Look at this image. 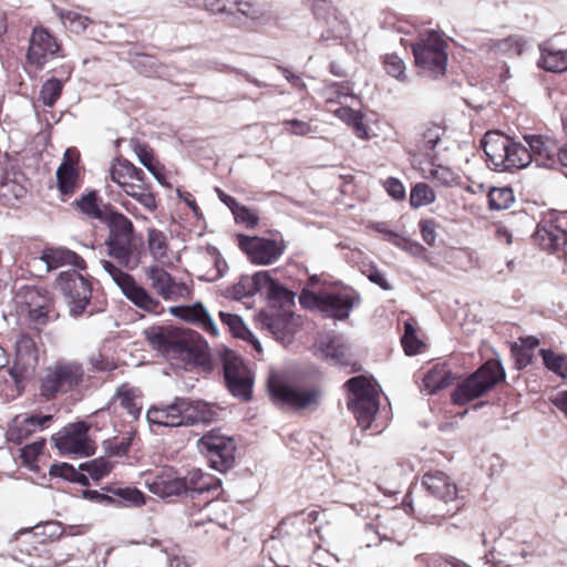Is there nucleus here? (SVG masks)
Instances as JSON below:
<instances>
[{"label": "nucleus", "mask_w": 567, "mask_h": 567, "mask_svg": "<svg viewBox=\"0 0 567 567\" xmlns=\"http://www.w3.org/2000/svg\"><path fill=\"white\" fill-rule=\"evenodd\" d=\"M219 318L223 324L228 328V331L231 333L233 337L243 339L254 344L256 350L261 351V346L259 341L246 327L243 319L238 315L220 311Z\"/></svg>", "instance_id": "nucleus-30"}, {"label": "nucleus", "mask_w": 567, "mask_h": 567, "mask_svg": "<svg viewBox=\"0 0 567 567\" xmlns=\"http://www.w3.org/2000/svg\"><path fill=\"white\" fill-rule=\"evenodd\" d=\"M89 427L84 422L72 424L54 439L55 446L61 454H76L89 456L94 453V446L87 437Z\"/></svg>", "instance_id": "nucleus-19"}, {"label": "nucleus", "mask_w": 567, "mask_h": 567, "mask_svg": "<svg viewBox=\"0 0 567 567\" xmlns=\"http://www.w3.org/2000/svg\"><path fill=\"white\" fill-rule=\"evenodd\" d=\"M426 178L431 179L435 186L454 187L460 184V176L450 167L440 164H431Z\"/></svg>", "instance_id": "nucleus-39"}, {"label": "nucleus", "mask_w": 567, "mask_h": 567, "mask_svg": "<svg viewBox=\"0 0 567 567\" xmlns=\"http://www.w3.org/2000/svg\"><path fill=\"white\" fill-rule=\"evenodd\" d=\"M184 492H192L198 495L218 492L220 481L212 474L204 473L199 468H193L183 477Z\"/></svg>", "instance_id": "nucleus-28"}, {"label": "nucleus", "mask_w": 567, "mask_h": 567, "mask_svg": "<svg viewBox=\"0 0 567 567\" xmlns=\"http://www.w3.org/2000/svg\"><path fill=\"white\" fill-rule=\"evenodd\" d=\"M203 6L212 14L235 16L236 0H204Z\"/></svg>", "instance_id": "nucleus-58"}, {"label": "nucleus", "mask_w": 567, "mask_h": 567, "mask_svg": "<svg viewBox=\"0 0 567 567\" xmlns=\"http://www.w3.org/2000/svg\"><path fill=\"white\" fill-rule=\"evenodd\" d=\"M528 153L538 166L556 168L560 166V148L556 142L542 135L525 136Z\"/></svg>", "instance_id": "nucleus-22"}, {"label": "nucleus", "mask_w": 567, "mask_h": 567, "mask_svg": "<svg viewBox=\"0 0 567 567\" xmlns=\"http://www.w3.org/2000/svg\"><path fill=\"white\" fill-rule=\"evenodd\" d=\"M437 226V223L433 218L421 219L419 221V228L422 239L429 246L435 245Z\"/></svg>", "instance_id": "nucleus-61"}, {"label": "nucleus", "mask_w": 567, "mask_h": 567, "mask_svg": "<svg viewBox=\"0 0 567 567\" xmlns=\"http://www.w3.org/2000/svg\"><path fill=\"white\" fill-rule=\"evenodd\" d=\"M445 134V128L439 124L430 123L422 132L423 147L433 151Z\"/></svg>", "instance_id": "nucleus-54"}, {"label": "nucleus", "mask_w": 567, "mask_h": 567, "mask_svg": "<svg viewBox=\"0 0 567 567\" xmlns=\"http://www.w3.org/2000/svg\"><path fill=\"white\" fill-rule=\"evenodd\" d=\"M382 62L384 70L389 75L400 81L406 80L405 63L398 54H385L382 59Z\"/></svg>", "instance_id": "nucleus-52"}, {"label": "nucleus", "mask_w": 567, "mask_h": 567, "mask_svg": "<svg viewBox=\"0 0 567 567\" xmlns=\"http://www.w3.org/2000/svg\"><path fill=\"white\" fill-rule=\"evenodd\" d=\"M63 91V82L56 78L48 79L41 86L40 100L43 105L52 107L60 99Z\"/></svg>", "instance_id": "nucleus-47"}, {"label": "nucleus", "mask_w": 567, "mask_h": 567, "mask_svg": "<svg viewBox=\"0 0 567 567\" xmlns=\"http://www.w3.org/2000/svg\"><path fill=\"white\" fill-rule=\"evenodd\" d=\"M131 444H132V435H128L125 437L114 439L113 441H109L105 450L110 456H123L128 453Z\"/></svg>", "instance_id": "nucleus-60"}, {"label": "nucleus", "mask_w": 567, "mask_h": 567, "mask_svg": "<svg viewBox=\"0 0 567 567\" xmlns=\"http://www.w3.org/2000/svg\"><path fill=\"white\" fill-rule=\"evenodd\" d=\"M422 484L434 497L445 504L454 503L446 511L436 508L433 516L452 517L461 509V502L457 499V487L454 482L442 471H429L422 477Z\"/></svg>", "instance_id": "nucleus-14"}, {"label": "nucleus", "mask_w": 567, "mask_h": 567, "mask_svg": "<svg viewBox=\"0 0 567 567\" xmlns=\"http://www.w3.org/2000/svg\"><path fill=\"white\" fill-rule=\"evenodd\" d=\"M39 363V349L34 337L21 333L16 341L14 364L9 369V374L19 383L23 375L33 371Z\"/></svg>", "instance_id": "nucleus-18"}, {"label": "nucleus", "mask_w": 567, "mask_h": 567, "mask_svg": "<svg viewBox=\"0 0 567 567\" xmlns=\"http://www.w3.org/2000/svg\"><path fill=\"white\" fill-rule=\"evenodd\" d=\"M488 206L491 209H506L514 202V194L509 187H493L489 189Z\"/></svg>", "instance_id": "nucleus-48"}, {"label": "nucleus", "mask_w": 567, "mask_h": 567, "mask_svg": "<svg viewBox=\"0 0 567 567\" xmlns=\"http://www.w3.org/2000/svg\"><path fill=\"white\" fill-rule=\"evenodd\" d=\"M141 396V392L137 389L126 383L120 385L115 394L121 408L134 420L138 419L142 411Z\"/></svg>", "instance_id": "nucleus-31"}, {"label": "nucleus", "mask_w": 567, "mask_h": 567, "mask_svg": "<svg viewBox=\"0 0 567 567\" xmlns=\"http://www.w3.org/2000/svg\"><path fill=\"white\" fill-rule=\"evenodd\" d=\"M197 449L217 471H227L235 463L236 443L219 429H213L204 434L197 441Z\"/></svg>", "instance_id": "nucleus-10"}, {"label": "nucleus", "mask_w": 567, "mask_h": 567, "mask_svg": "<svg viewBox=\"0 0 567 567\" xmlns=\"http://www.w3.org/2000/svg\"><path fill=\"white\" fill-rule=\"evenodd\" d=\"M60 50L61 43L49 29L43 27L33 28L27 53L30 64L42 69L50 59L59 55Z\"/></svg>", "instance_id": "nucleus-16"}, {"label": "nucleus", "mask_w": 567, "mask_h": 567, "mask_svg": "<svg viewBox=\"0 0 567 567\" xmlns=\"http://www.w3.org/2000/svg\"><path fill=\"white\" fill-rule=\"evenodd\" d=\"M267 289L271 298L286 299L290 292L278 285L268 271H259L254 276H243L231 288L233 298L240 300L254 296L256 292Z\"/></svg>", "instance_id": "nucleus-17"}, {"label": "nucleus", "mask_w": 567, "mask_h": 567, "mask_svg": "<svg viewBox=\"0 0 567 567\" xmlns=\"http://www.w3.org/2000/svg\"><path fill=\"white\" fill-rule=\"evenodd\" d=\"M236 13L250 20L264 18V11L260 6L252 0H236L235 14Z\"/></svg>", "instance_id": "nucleus-57"}, {"label": "nucleus", "mask_w": 567, "mask_h": 567, "mask_svg": "<svg viewBox=\"0 0 567 567\" xmlns=\"http://www.w3.org/2000/svg\"><path fill=\"white\" fill-rule=\"evenodd\" d=\"M107 226L106 251L121 267L110 260H102L103 269L136 307L150 313H162L164 308L159 300L124 270L137 268L144 254L143 240L135 235L133 223L122 213H111Z\"/></svg>", "instance_id": "nucleus-1"}, {"label": "nucleus", "mask_w": 567, "mask_h": 567, "mask_svg": "<svg viewBox=\"0 0 567 567\" xmlns=\"http://www.w3.org/2000/svg\"><path fill=\"white\" fill-rule=\"evenodd\" d=\"M239 247L256 265H270L285 252L286 244L282 239L239 236Z\"/></svg>", "instance_id": "nucleus-15"}, {"label": "nucleus", "mask_w": 567, "mask_h": 567, "mask_svg": "<svg viewBox=\"0 0 567 567\" xmlns=\"http://www.w3.org/2000/svg\"><path fill=\"white\" fill-rule=\"evenodd\" d=\"M44 446V439H40L38 441L24 445L20 450V457L22 460V463L24 465L32 466L37 462L38 457L43 453Z\"/></svg>", "instance_id": "nucleus-56"}, {"label": "nucleus", "mask_w": 567, "mask_h": 567, "mask_svg": "<svg viewBox=\"0 0 567 567\" xmlns=\"http://www.w3.org/2000/svg\"><path fill=\"white\" fill-rule=\"evenodd\" d=\"M186 421L187 425L194 423H210L213 422L217 413L214 408L204 401H189L186 399Z\"/></svg>", "instance_id": "nucleus-35"}, {"label": "nucleus", "mask_w": 567, "mask_h": 567, "mask_svg": "<svg viewBox=\"0 0 567 567\" xmlns=\"http://www.w3.org/2000/svg\"><path fill=\"white\" fill-rule=\"evenodd\" d=\"M103 489L110 493V496H103L106 504L136 507L145 504L144 494L136 487L105 486Z\"/></svg>", "instance_id": "nucleus-29"}, {"label": "nucleus", "mask_w": 567, "mask_h": 567, "mask_svg": "<svg viewBox=\"0 0 567 567\" xmlns=\"http://www.w3.org/2000/svg\"><path fill=\"white\" fill-rule=\"evenodd\" d=\"M151 491L162 497L179 495L184 492L183 478L172 476L169 474L156 475L152 484Z\"/></svg>", "instance_id": "nucleus-34"}, {"label": "nucleus", "mask_w": 567, "mask_h": 567, "mask_svg": "<svg viewBox=\"0 0 567 567\" xmlns=\"http://www.w3.org/2000/svg\"><path fill=\"white\" fill-rule=\"evenodd\" d=\"M511 351L515 359V365L517 369H525L533 362L534 353L518 347L517 343L512 346Z\"/></svg>", "instance_id": "nucleus-63"}, {"label": "nucleus", "mask_w": 567, "mask_h": 567, "mask_svg": "<svg viewBox=\"0 0 567 567\" xmlns=\"http://www.w3.org/2000/svg\"><path fill=\"white\" fill-rule=\"evenodd\" d=\"M368 269V278L371 282L378 285L383 290L391 289V285L386 280L384 274L381 270H379L377 266L370 265Z\"/></svg>", "instance_id": "nucleus-64"}, {"label": "nucleus", "mask_w": 567, "mask_h": 567, "mask_svg": "<svg viewBox=\"0 0 567 567\" xmlns=\"http://www.w3.org/2000/svg\"><path fill=\"white\" fill-rule=\"evenodd\" d=\"M54 11L63 24L68 25L70 31L76 34L85 32L87 27L93 23L91 18L72 10L54 7Z\"/></svg>", "instance_id": "nucleus-38"}, {"label": "nucleus", "mask_w": 567, "mask_h": 567, "mask_svg": "<svg viewBox=\"0 0 567 567\" xmlns=\"http://www.w3.org/2000/svg\"><path fill=\"white\" fill-rule=\"evenodd\" d=\"M386 193L395 200L405 198V187L399 178L389 177L383 182Z\"/></svg>", "instance_id": "nucleus-62"}, {"label": "nucleus", "mask_w": 567, "mask_h": 567, "mask_svg": "<svg viewBox=\"0 0 567 567\" xmlns=\"http://www.w3.org/2000/svg\"><path fill=\"white\" fill-rule=\"evenodd\" d=\"M110 176L123 192L135 198L150 212L157 208L155 195L152 193L151 186L145 182L146 175L142 168L136 167L128 159L118 156L112 162Z\"/></svg>", "instance_id": "nucleus-7"}, {"label": "nucleus", "mask_w": 567, "mask_h": 567, "mask_svg": "<svg viewBox=\"0 0 567 567\" xmlns=\"http://www.w3.org/2000/svg\"><path fill=\"white\" fill-rule=\"evenodd\" d=\"M359 301V295L347 288L319 292L305 289L299 296V302L305 309L316 310L324 318L334 320H346Z\"/></svg>", "instance_id": "nucleus-5"}, {"label": "nucleus", "mask_w": 567, "mask_h": 567, "mask_svg": "<svg viewBox=\"0 0 567 567\" xmlns=\"http://www.w3.org/2000/svg\"><path fill=\"white\" fill-rule=\"evenodd\" d=\"M147 249L152 258L163 267H173L175 255L169 247L167 236L159 229H147Z\"/></svg>", "instance_id": "nucleus-26"}, {"label": "nucleus", "mask_w": 567, "mask_h": 567, "mask_svg": "<svg viewBox=\"0 0 567 567\" xmlns=\"http://www.w3.org/2000/svg\"><path fill=\"white\" fill-rule=\"evenodd\" d=\"M282 126L286 133L297 136H308L317 132V127L310 122L298 118L285 120Z\"/></svg>", "instance_id": "nucleus-55"}, {"label": "nucleus", "mask_w": 567, "mask_h": 567, "mask_svg": "<svg viewBox=\"0 0 567 567\" xmlns=\"http://www.w3.org/2000/svg\"><path fill=\"white\" fill-rule=\"evenodd\" d=\"M436 195L426 183L415 184L410 193V206L419 208L434 203Z\"/></svg>", "instance_id": "nucleus-46"}, {"label": "nucleus", "mask_w": 567, "mask_h": 567, "mask_svg": "<svg viewBox=\"0 0 567 567\" xmlns=\"http://www.w3.org/2000/svg\"><path fill=\"white\" fill-rule=\"evenodd\" d=\"M144 275L150 282V287L157 296L166 301H178L181 299L192 298V286L183 281H176L174 277L161 265L146 267L144 269Z\"/></svg>", "instance_id": "nucleus-13"}, {"label": "nucleus", "mask_w": 567, "mask_h": 567, "mask_svg": "<svg viewBox=\"0 0 567 567\" xmlns=\"http://www.w3.org/2000/svg\"><path fill=\"white\" fill-rule=\"evenodd\" d=\"M530 162L532 155L528 153V147L512 141V145L508 147V156L504 164V171L514 168L520 169L526 167Z\"/></svg>", "instance_id": "nucleus-40"}, {"label": "nucleus", "mask_w": 567, "mask_h": 567, "mask_svg": "<svg viewBox=\"0 0 567 567\" xmlns=\"http://www.w3.org/2000/svg\"><path fill=\"white\" fill-rule=\"evenodd\" d=\"M225 382L234 396L240 398L244 401L251 399L252 377L248 369L244 371L240 377L231 378Z\"/></svg>", "instance_id": "nucleus-42"}, {"label": "nucleus", "mask_w": 567, "mask_h": 567, "mask_svg": "<svg viewBox=\"0 0 567 567\" xmlns=\"http://www.w3.org/2000/svg\"><path fill=\"white\" fill-rule=\"evenodd\" d=\"M151 343L167 357L182 359L187 364L204 365L207 353L199 336L190 330L158 329L151 331Z\"/></svg>", "instance_id": "nucleus-3"}, {"label": "nucleus", "mask_w": 567, "mask_h": 567, "mask_svg": "<svg viewBox=\"0 0 567 567\" xmlns=\"http://www.w3.org/2000/svg\"><path fill=\"white\" fill-rule=\"evenodd\" d=\"M505 379V371L497 360H487L474 373L456 385L451 393L453 404L463 406L494 389Z\"/></svg>", "instance_id": "nucleus-6"}, {"label": "nucleus", "mask_w": 567, "mask_h": 567, "mask_svg": "<svg viewBox=\"0 0 567 567\" xmlns=\"http://www.w3.org/2000/svg\"><path fill=\"white\" fill-rule=\"evenodd\" d=\"M225 382L234 396L240 398L244 401L251 399L252 377L248 369L244 371L240 377L231 378Z\"/></svg>", "instance_id": "nucleus-41"}, {"label": "nucleus", "mask_w": 567, "mask_h": 567, "mask_svg": "<svg viewBox=\"0 0 567 567\" xmlns=\"http://www.w3.org/2000/svg\"><path fill=\"white\" fill-rule=\"evenodd\" d=\"M236 223L244 225L246 228L252 229L258 225L259 217L256 210L240 205L233 214Z\"/></svg>", "instance_id": "nucleus-59"}, {"label": "nucleus", "mask_w": 567, "mask_h": 567, "mask_svg": "<svg viewBox=\"0 0 567 567\" xmlns=\"http://www.w3.org/2000/svg\"><path fill=\"white\" fill-rule=\"evenodd\" d=\"M85 380V370L76 360L59 359L44 369L39 379V396L52 401L76 392Z\"/></svg>", "instance_id": "nucleus-4"}, {"label": "nucleus", "mask_w": 567, "mask_h": 567, "mask_svg": "<svg viewBox=\"0 0 567 567\" xmlns=\"http://www.w3.org/2000/svg\"><path fill=\"white\" fill-rule=\"evenodd\" d=\"M454 378L445 364H436L425 374L423 382L430 393L437 391L452 384Z\"/></svg>", "instance_id": "nucleus-33"}, {"label": "nucleus", "mask_w": 567, "mask_h": 567, "mask_svg": "<svg viewBox=\"0 0 567 567\" xmlns=\"http://www.w3.org/2000/svg\"><path fill=\"white\" fill-rule=\"evenodd\" d=\"M41 259L47 264L49 270L63 266H73L79 270L86 269L85 260L73 250L64 247L44 249Z\"/></svg>", "instance_id": "nucleus-27"}, {"label": "nucleus", "mask_w": 567, "mask_h": 567, "mask_svg": "<svg viewBox=\"0 0 567 567\" xmlns=\"http://www.w3.org/2000/svg\"><path fill=\"white\" fill-rule=\"evenodd\" d=\"M113 466L114 465L110 460L105 457H99L82 463L80 465V470L86 472L92 480L100 481L111 473Z\"/></svg>", "instance_id": "nucleus-45"}, {"label": "nucleus", "mask_w": 567, "mask_h": 567, "mask_svg": "<svg viewBox=\"0 0 567 567\" xmlns=\"http://www.w3.org/2000/svg\"><path fill=\"white\" fill-rule=\"evenodd\" d=\"M223 369L225 381H227L231 378L234 379L240 377V374L248 368L239 355H237L234 351L227 350L223 354Z\"/></svg>", "instance_id": "nucleus-49"}, {"label": "nucleus", "mask_w": 567, "mask_h": 567, "mask_svg": "<svg viewBox=\"0 0 567 567\" xmlns=\"http://www.w3.org/2000/svg\"><path fill=\"white\" fill-rule=\"evenodd\" d=\"M402 348L408 355H414L421 352L425 347L419 338V329L415 320L409 319L404 322V333L401 337Z\"/></svg>", "instance_id": "nucleus-37"}, {"label": "nucleus", "mask_w": 567, "mask_h": 567, "mask_svg": "<svg viewBox=\"0 0 567 567\" xmlns=\"http://www.w3.org/2000/svg\"><path fill=\"white\" fill-rule=\"evenodd\" d=\"M133 150L137 155L141 164H143L155 176L157 181L164 178L163 166L155 158L154 151L148 144L134 142Z\"/></svg>", "instance_id": "nucleus-36"}, {"label": "nucleus", "mask_w": 567, "mask_h": 567, "mask_svg": "<svg viewBox=\"0 0 567 567\" xmlns=\"http://www.w3.org/2000/svg\"><path fill=\"white\" fill-rule=\"evenodd\" d=\"M512 138L496 131L487 132L482 140L486 162L494 171L503 172Z\"/></svg>", "instance_id": "nucleus-24"}, {"label": "nucleus", "mask_w": 567, "mask_h": 567, "mask_svg": "<svg viewBox=\"0 0 567 567\" xmlns=\"http://www.w3.org/2000/svg\"><path fill=\"white\" fill-rule=\"evenodd\" d=\"M447 49L449 43L442 31L434 29L420 31L411 44L419 73L431 79L444 76L449 59Z\"/></svg>", "instance_id": "nucleus-2"}, {"label": "nucleus", "mask_w": 567, "mask_h": 567, "mask_svg": "<svg viewBox=\"0 0 567 567\" xmlns=\"http://www.w3.org/2000/svg\"><path fill=\"white\" fill-rule=\"evenodd\" d=\"M534 243L543 250L557 252L567 245V213H549L538 223Z\"/></svg>", "instance_id": "nucleus-12"}, {"label": "nucleus", "mask_w": 567, "mask_h": 567, "mask_svg": "<svg viewBox=\"0 0 567 567\" xmlns=\"http://www.w3.org/2000/svg\"><path fill=\"white\" fill-rule=\"evenodd\" d=\"M268 389L276 404L287 406L293 411L316 408L321 396L318 386H297L278 377L269 379Z\"/></svg>", "instance_id": "nucleus-9"}, {"label": "nucleus", "mask_w": 567, "mask_h": 567, "mask_svg": "<svg viewBox=\"0 0 567 567\" xmlns=\"http://www.w3.org/2000/svg\"><path fill=\"white\" fill-rule=\"evenodd\" d=\"M49 473L51 476L62 477L71 482H76L81 485H89L87 477L68 463L53 464L50 467Z\"/></svg>", "instance_id": "nucleus-50"}, {"label": "nucleus", "mask_w": 567, "mask_h": 567, "mask_svg": "<svg viewBox=\"0 0 567 567\" xmlns=\"http://www.w3.org/2000/svg\"><path fill=\"white\" fill-rule=\"evenodd\" d=\"M53 421L51 414H32L29 416H17L7 431V440L20 445L33 433L48 429Z\"/></svg>", "instance_id": "nucleus-21"}, {"label": "nucleus", "mask_w": 567, "mask_h": 567, "mask_svg": "<svg viewBox=\"0 0 567 567\" xmlns=\"http://www.w3.org/2000/svg\"><path fill=\"white\" fill-rule=\"evenodd\" d=\"M538 65L554 73H560L567 70V50L544 47L540 49V59Z\"/></svg>", "instance_id": "nucleus-32"}, {"label": "nucleus", "mask_w": 567, "mask_h": 567, "mask_svg": "<svg viewBox=\"0 0 567 567\" xmlns=\"http://www.w3.org/2000/svg\"><path fill=\"white\" fill-rule=\"evenodd\" d=\"M328 93L327 103L339 101L341 97H349L353 94V84L351 81L330 82L326 85Z\"/></svg>", "instance_id": "nucleus-53"}, {"label": "nucleus", "mask_w": 567, "mask_h": 567, "mask_svg": "<svg viewBox=\"0 0 567 567\" xmlns=\"http://www.w3.org/2000/svg\"><path fill=\"white\" fill-rule=\"evenodd\" d=\"M56 287L63 293L72 316L84 313L92 297L91 280L76 270L62 271L56 279Z\"/></svg>", "instance_id": "nucleus-11"}, {"label": "nucleus", "mask_w": 567, "mask_h": 567, "mask_svg": "<svg viewBox=\"0 0 567 567\" xmlns=\"http://www.w3.org/2000/svg\"><path fill=\"white\" fill-rule=\"evenodd\" d=\"M78 208L85 215L101 219L102 210L100 208V200L96 192H90L85 195H82L80 199L75 202Z\"/></svg>", "instance_id": "nucleus-51"}, {"label": "nucleus", "mask_w": 567, "mask_h": 567, "mask_svg": "<svg viewBox=\"0 0 567 567\" xmlns=\"http://www.w3.org/2000/svg\"><path fill=\"white\" fill-rule=\"evenodd\" d=\"M24 299H25V303L29 307V309H28L29 318L34 322L44 323L48 318V313H49L47 306L42 302V303H37L35 307H32L33 302L37 299H41L44 301V298L40 295L39 290L35 288L28 289L24 292Z\"/></svg>", "instance_id": "nucleus-43"}, {"label": "nucleus", "mask_w": 567, "mask_h": 567, "mask_svg": "<svg viewBox=\"0 0 567 567\" xmlns=\"http://www.w3.org/2000/svg\"><path fill=\"white\" fill-rule=\"evenodd\" d=\"M80 152L69 147L56 169L58 189L62 195H73L80 188Z\"/></svg>", "instance_id": "nucleus-20"}, {"label": "nucleus", "mask_w": 567, "mask_h": 567, "mask_svg": "<svg viewBox=\"0 0 567 567\" xmlns=\"http://www.w3.org/2000/svg\"><path fill=\"white\" fill-rule=\"evenodd\" d=\"M349 392L348 409L354 414L358 424L367 430L379 411V394L375 385L364 375L349 379L344 383Z\"/></svg>", "instance_id": "nucleus-8"}, {"label": "nucleus", "mask_w": 567, "mask_h": 567, "mask_svg": "<svg viewBox=\"0 0 567 567\" xmlns=\"http://www.w3.org/2000/svg\"><path fill=\"white\" fill-rule=\"evenodd\" d=\"M539 354L543 358L544 365L555 374L567 378V355L556 353L550 349H540Z\"/></svg>", "instance_id": "nucleus-44"}, {"label": "nucleus", "mask_w": 567, "mask_h": 567, "mask_svg": "<svg viewBox=\"0 0 567 567\" xmlns=\"http://www.w3.org/2000/svg\"><path fill=\"white\" fill-rule=\"evenodd\" d=\"M171 313L186 322L197 326L212 337H217L218 331L208 311L199 302L192 306L171 307Z\"/></svg>", "instance_id": "nucleus-25"}, {"label": "nucleus", "mask_w": 567, "mask_h": 567, "mask_svg": "<svg viewBox=\"0 0 567 567\" xmlns=\"http://www.w3.org/2000/svg\"><path fill=\"white\" fill-rule=\"evenodd\" d=\"M186 406V399L177 398L172 404L152 406L147 411L146 417L152 426L176 427L187 425Z\"/></svg>", "instance_id": "nucleus-23"}]
</instances>
